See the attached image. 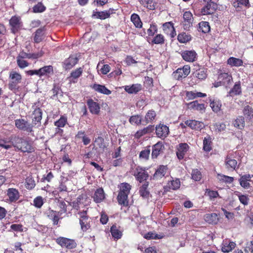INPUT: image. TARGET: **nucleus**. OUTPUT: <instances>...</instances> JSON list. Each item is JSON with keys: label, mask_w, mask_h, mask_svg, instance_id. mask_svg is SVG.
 I'll use <instances>...</instances> for the list:
<instances>
[{"label": "nucleus", "mask_w": 253, "mask_h": 253, "mask_svg": "<svg viewBox=\"0 0 253 253\" xmlns=\"http://www.w3.org/2000/svg\"><path fill=\"white\" fill-rule=\"evenodd\" d=\"M217 178L220 181L226 183H231L234 181V177L221 174H218Z\"/></svg>", "instance_id": "052dcab7"}, {"label": "nucleus", "mask_w": 253, "mask_h": 253, "mask_svg": "<svg viewBox=\"0 0 253 253\" xmlns=\"http://www.w3.org/2000/svg\"><path fill=\"white\" fill-rule=\"evenodd\" d=\"M168 170V166L164 165H160L153 175L154 179H160L165 177Z\"/></svg>", "instance_id": "b1692460"}, {"label": "nucleus", "mask_w": 253, "mask_h": 253, "mask_svg": "<svg viewBox=\"0 0 253 253\" xmlns=\"http://www.w3.org/2000/svg\"><path fill=\"white\" fill-rule=\"evenodd\" d=\"M88 208H86L85 210L79 211L77 212L81 229L84 232L90 229L92 224V218L88 214Z\"/></svg>", "instance_id": "7ed1b4c3"}, {"label": "nucleus", "mask_w": 253, "mask_h": 253, "mask_svg": "<svg viewBox=\"0 0 253 253\" xmlns=\"http://www.w3.org/2000/svg\"><path fill=\"white\" fill-rule=\"evenodd\" d=\"M56 242L62 248H65L68 250L75 249L77 245L75 240L63 237L57 238L56 239Z\"/></svg>", "instance_id": "6e6552de"}, {"label": "nucleus", "mask_w": 253, "mask_h": 253, "mask_svg": "<svg viewBox=\"0 0 253 253\" xmlns=\"http://www.w3.org/2000/svg\"><path fill=\"white\" fill-rule=\"evenodd\" d=\"M113 9H110L109 10L103 11H93L92 17L101 20H104L110 17L111 14L113 13Z\"/></svg>", "instance_id": "bb28decb"}, {"label": "nucleus", "mask_w": 253, "mask_h": 253, "mask_svg": "<svg viewBox=\"0 0 253 253\" xmlns=\"http://www.w3.org/2000/svg\"><path fill=\"white\" fill-rule=\"evenodd\" d=\"M224 165L228 170L233 171L238 168V162L232 153H228L224 159Z\"/></svg>", "instance_id": "9d476101"}, {"label": "nucleus", "mask_w": 253, "mask_h": 253, "mask_svg": "<svg viewBox=\"0 0 253 253\" xmlns=\"http://www.w3.org/2000/svg\"><path fill=\"white\" fill-rule=\"evenodd\" d=\"M187 106L190 109L197 110L202 113L204 112L206 110L205 105L203 103H199L198 100L188 103Z\"/></svg>", "instance_id": "c756f323"}, {"label": "nucleus", "mask_w": 253, "mask_h": 253, "mask_svg": "<svg viewBox=\"0 0 253 253\" xmlns=\"http://www.w3.org/2000/svg\"><path fill=\"white\" fill-rule=\"evenodd\" d=\"M7 196L8 197L9 201L11 203L16 202L20 197L18 190L13 188H10L7 189Z\"/></svg>", "instance_id": "393cba45"}, {"label": "nucleus", "mask_w": 253, "mask_h": 253, "mask_svg": "<svg viewBox=\"0 0 253 253\" xmlns=\"http://www.w3.org/2000/svg\"><path fill=\"white\" fill-rule=\"evenodd\" d=\"M156 117L157 114L156 112L154 110L151 109L148 110L146 113L144 121L146 124L153 123L155 121Z\"/></svg>", "instance_id": "58836bf2"}, {"label": "nucleus", "mask_w": 253, "mask_h": 253, "mask_svg": "<svg viewBox=\"0 0 253 253\" xmlns=\"http://www.w3.org/2000/svg\"><path fill=\"white\" fill-rule=\"evenodd\" d=\"M227 64L231 67H240L243 65V61L240 58L230 57L227 59Z\"/></svg>", "instance_id": "79ce46f5"}, {"label": "nucleus", "mask_w": 253, "mask_h": 253, "mask_svg": "<svg viewBox=\"0 0 253 253\" xmlns=\"http://www.w3.org/2000/svg\"><path fill=\"white\" fill-rule=\"evenodd\" d=\"M88 197L86 195L81 194L80 195L76 200L72 202V207L74 210L80 211L81 206H87L86 201Z\"/></svg>", "instance_id": "2eb2a0df"}, {"label": "nucleus", "mask_w": 253, "mask_h": 253, "mask_svg": "<svg viewBox=\"0 0 253 253\" xmlns=\"http://www.w3.org/2000/svg\"><path fill=\"white\" fill-rule=\"evenodd\" d=\"M46 9V6L42 2H38L32 7V12L35 13H42L45 11Z\"/></svg>", "instance_id": "5fc2aeb1"}, {"label": "nucleus", "mask_w": 253, "mask_h": 253, "mask_svg": "<svg viewBox=\"0 0 253 253\" xmlns=\"http://www.w3.org/2000/svg\"><path fill=\"white\" fill-rule=\"evenodd\" d=\"M133 175L135 179L139 183L147 182L149 177V174L144 168L137 166L133 171Z\"/></svg>", "instance_id": "0eeeda50"}, {"label": "nucleus", "mask_w": 253, "mask_h": 253, "mask_svg": "<svg viewBox=\"0 0 253 253\" xmlns=\"http://www.w3.org/2000/svg\"><path fill=\"white\" fill-rule=\"evenodd\" d=\"M130 20L136 28H141L143 23L139 16L136 13H133L130 17Z\"/></svg>", "instance_id": "49530a36"}, {"label": "nucleus", "mask_w": 253, "mask_h": 253, "mask_svg": "<svg viewBox=\"0 0 253 253\" xmlns=\"http://www.w3.org/2000/svg\"><path fill=\"white\" fill-rule=\"evenodd\" d=\"M218 80H220L224 85H228L231 84L233 78L230 74L221 72V70H219L218 72Z\"/></svg>", "instance_id": "f3484780"}, {"label": "nucleus", "mask_w": 253, "mask_h": 253, "mask_svg": "<svg viewBox=\"0 0 253 253\" xmlns=\"http://www.w3.org/2000/svg\"><path fill=\"white\" fill-rule=\"evenodd\" d=\"M217 8V5L215 2H209L201 9L199 14L200 15H211L212 18L217 19L218 17L215 14Z\"/></svg>", "instance_id": "39448f33"}, {"label": "nucleus", "mask_w": 253, "mask_h": 253, "mask_svg": "<svg viewBox=\"0 0 253 253\" xmlns=\"http://www.w3.org/2000/svg\"><path fill=\"white\" fill-rule=\"evenodd\" d=\"M233 124L235 127L239 129H242L245 126V118L242 116H238L234 121Z\"/></svg>", "instance_id": "864d4df0"}, {"label": "nucleus", "mask_w": 253, "mask_h": 253, "mask_svg": "<svg viewBox=\"0 0 253 253\" xmlns=\"http://www.w3.org/2000/svg\"><path fill=\"white\" fill-rule=\"evenodd\" d=\"M86 103L91 114L95 115L99 114L100 107L97 102L94 101L92 99H89L87 100Z\"/></svg>", "instance_id": "a878e982"}, {"label": "nucleus", "mask_w": 253, "mask_h": 253, "mask_svg": "<svg viewBox=\"0 0 253 253\" xmlns=\"http://www.w3.org/2000/svg\"><path fill=\"white\" fill-rule=\"evenodd\" d=\"M150 151L151 146L149 145L146 147L144 150L140 152L139 158L141 160H148L149 158Z\"/></svg>", "instance_id": "603ef678"}, {"label": "nucleus", "mask_w": 253, "mask_h": 253, "mask_svg": "<svg viewBox=\"0 0 253 253\" xmlns=\"http://www.w3.org/2000/svg\"><path fill=\"white\" fill-rule=\"evenodd\" d=\"M93 201L97 204L102 202L105 199V193L102 187L97 188L92 196Z\"/></svg>", "instance_id": "5701e85b"}, {"label": "nucleus", "mask_w": 253, "mask_h": 253, "mask_svg": "<svg viewBox=\"0 0 253 253\" xmlns=\"http://www.w3.org/2000/svg\"><path fill=\"white\" fill-rule=\"evenodd\" d=\"M44 27L38 29L35 32L34 37V42L38 43L41 42L44 38Z\"/></svg>", "instance_id": "a19ab883"}, {"label": "nucleus", "mask_w": 253, "mask_h": 253, "mask_svg": "<svg viewBox=\"0 0 253 253\" xmlns=\"http://www.w3.org/2000/svg\"><path fill=\"white\" fill-rule=\"evenodd\" d=\"M243 114L247 122H251L253 120V108L249 106H245L243 109Z\"/></svg>", "instance_id": "7c9ffc66"}, {"label": "nucleus", "mask_w": 253, "mask_h": 253, "mask_svg": "<svg viewBox=\"0 0 253 253\" xmlns=\"http://www.w3.org/2000/svg\"><path fill=\"white\" fill-rule=\"evenodd\" d=\"M149 184V182H145L142 185L139 187V194L143 199H147L149 197L150 192L148 189Z\"/></svg>", "instance_id": "e433bc0d"}, {"label": "nucleus", "mask_w": 253, "mask_h": 253, "mask_svg": "<svg viewBox=\"0 0 253 253\" xmlns=\"http://www.w3.org/2000/svg\"><path fill=\"white\" fill-rule=\"evenodd\" d=\"M194 76L199 80H204L208 76L207 69L200 68L197 70L194 73Z\"/></svg>", "instance_id": "37998d69"}, {"label": "nucleus", "mask_w": 253, "mask_h": 253, "mask_svg": "<svg viewBox=\"0 0 253 253\" xmlns=\"http://www.w3.org/2000/svg\"><path fill=\"white\" fill-rule=\"evenodd\" d=\"M163 30L165 33L169 34V32L174 28V24L172 22H167L162 25Z\"/></svg>", "instance_id": "774afa93"}, {"label": "nucleus", "mask_w": 253, "mask_h": 253, "mask_svg": "<svg viewBox=\"0 0 253 253\" xmlns=\"http://www.w3.org/2000/svg\"><path fill=\"white\" fill-rule=\"evenodd\" d=\"M10 141L14 148L23 153H31L35 151L33 143L24 137L14 135L11 137Z\"/></svg>", "instance_id": "f257e3e1"}, {"label": "nucleus", "mask_w": 253, "mask_h": 253, "mask_svg": "<svg viewBox=\"0 0 253 253\" xmlns=\"http://www.w3.org/2000/svg\"><path fill=\"white\" fill-rule=\"evenodd\" d=\"M42 109L39 107H36L34 109L33 112V122L35 125L41 124L42 119Z\"/></svg>", "instance_id": "c9c22d12"}, {"label": "nucleus", "mask_w": 253, "mask_h": 253, "mask_svg": "<svg viewBox=\"0 0 253 253\" xmlns=\"http://www.w3.org/2000/svg\"><path fill=\"white\" fill-rule=\"evenodd\" d=\"M153 38L151 41L152 44H164L165 42L166 39L164 36L161 34H157L155 36H153Z\"/></svg>", "instance_id": "de8ad7c7"}, {"label": "nucleus", "mask_w": 253, "mask_h": 253, "mask_svg": "<svg viewBox=\"0 0 253 253\" xmlns=\"http://www.w3.org/2000/svg\"><path fill=\"white\" fill-rule=\"evenodd\" d=\"M78 59L74 56H70L69 58L65 59L63 63V68L66 70H69L72 68L76 64H77Z\"/></svg>", "instance_id": "cd10ccee"}, {"label": "nucleus", "mask_w": 253, "mask_h": 253, "mask_svg": "<svg viewBox=\"0 0 253 253\" xmlns=\"http://www.w3.org/2000/svg\"><path fill=\"white\" fill-rule=\"evenodd\" d=\"M90 87L95 91L106 95H109L111 93V91L108 89L105 85L94 84L90 85Z\"/></svg>", "instance_id": "f704fd0d"}, {"label": "nucleus", "mask_w": 253, "mask_h": 253, "mask_svg": "<svg viewBox=\"0 0 253 253\" xmlns=\"http://www.w3.org/2000/svg\"><path fill=\"white\" fill-rule=\"evenodd\" d=\"M105 148V145L104 143V138L101 136H98L94 140L93 148L96 150L98 148H99L103 151Z\"/></svg>", "instance_id": "09e8293b"}, {"label": "nucleus", "mask_w": 253, "mask_h": 253, "mask_svg": "<svg viewBox=\"0 0 253 253\" xmlns=\"http://www.w3.org/2000/svg\"><path fill=\"white\" fill-rule=\"evenodd\" d=\"M253 175L248 174L241 176L239 179L240 185L244 189H249L251 187L250 182Z\"/></svg>", "instance_id": "c85d7f7f"}, {"label": "nucleus", "mask_w": 253, "mask_h": 253, "mask_svg": "<svg viewBox=\"0 0 253 253\" xmlns=\"http://www.w3.org/2000/svg\"><path fill=\"white\" fill-rule=\"evenodd\" d=\"M36 186V181L34 177L31 175H29L25 179V188L29 190H32Z\"/></svg>", "instance_id": "8fccbe9b"}, {"label": "nucleus", "mask_w": 253, "mask_h": 253, "mask_svg": "<svg viewBox=\"0 0 253 253\" xmlns=\"http://www.w3.org/2000/svg\"><path fill=\"white\" fill-rule=\"evenodd\" d=\"M155 129L157 136L162 139H165L169 133V127L161 123L156 125Z\"/></svg>", "instance_id": "f8f14e48"}, {"label": "nucleus", "mask_w": 253, "mask_h": 253, "mask_svg": "<svg viewBox=\"0 0 253 253\" xmlns=\"http://www.w3.org/2000/svg\"><path fill=\"white\" fill-rule=\"evenodd\" d=\"M177 40L180 43H186L191 40V36L188 34L182 32L178 35Z\"/></svg>", "instance_id": "3c124183"}, {"label": "nucleus", "mask_w": 253, "mask_h": 253, "mask_svg": "<svg viewBox=\"0 0 253 253\" xmlns=\"http://www.w3.org/2000/svg\"><path fill=\"white\" fill-rule=\"evenodd\" d=\"M129 122L132 125H140L142 122L141 116L138 115H133L130 117Z\"/></svg>", "instance_id": "13d9d810"}, {"label": "nucleus", "mask_w": 253, "mask_h": 253, "mask_svg": "<svg viewBox=\"0 0 253 253\" xmlns=\"http://www.w3.org/2000/svg\"><path fill=\"white\" fill-rule=\"evenodd\" d=\"M186 97L188 100H193L197 98H202L207 96V94L195 91H186L185 92Z\"/></svg>", "instance_id": "72a5a7b5"}, {"label": "nucleus", "mask_w": 253, "mask_h": 253, "mask_svg": "<svg viewBox=\"0 0 253 253\" xmlns=\"http://www.w3.org/2000/svg\"><path fill=\"white\" fill-rule=\"evenodd\" d=\"M120 227H118L116 224L113 225L110 229V232L113 238L115 240H118L122 236V232L119 229Z\"/></svg>", "instance_id": "c03bdc74"}, {"label": "nucleus", "mask_w": 253, "mask_h": 253, "mask_svg": "<svg viewBox=\"0 0 253 253\" xmlns=\"http://www.w3.org/2000/svg\"><path fill=\"white\" fill-rule=\"evenodd\" d=\"M236 195L238 196L239 201L241 204L245 206L248 205L250 201L248 195H243L239 192H238V194H236Z\"/></svg>", "instance_id": "e2e57ef3"}, {"label": "nucleus", "mask_w": 253, "mask_h": 253, "mask_svg": "<svg viewBox=\"0 0 253 253\" xmlns=\"http://www.w3.org/2000/svg\"><path fill=\"white\" fill-rule=\"evenodd\" d=\"M211 149V138L209 135H208L203 140V150L207 152H209Z\"/></svg>", "instance_id": "a18cd8bd"}, {"label": "nucleus", "mask_w": 253, "mask_h": 253, "mask_svg": "<svg viewBox=\"0 0 253 253\" xmlns=\"http://www.w3.org/2000/svg\"><path fill=\"white\" fill-rule=\"evenodd\" d=\"M155 127L154 125H149L142 129L137 130L134 135L135 138L140 139L142 136L149 134L154 131Z\"/></svg>", "instance_id": "aec40b11"}, {"label": "nucleus", "mask_w": 253, "mask_h": 253, "mask_svg": "<svg viewBox=\"0 0 253 253\" xmlns=\"http://www.w3.org/2000/svg\"><path fill=\"white\" fill-rule=\"evenodd\" d=\"M83 72V68L82 67H79L71 72L70 78L77 79L82 75Z\"/></svg>", "instance_id": "680f3d73"}, {"label": "nucleus", "mask_w": 253, "mask_h": 253, "mask_svg": "<svg viewBox=\"0 0 253 253\" xmlns=\"http://www.w3.org/2000/svg\"><path fill=\"white\" fill-rule=\"evenodd\" d=\"M165 148L164 145L162 142L159 141L152 146V159H157L159 155L163 152Z\"/></svg>", "instance_id": "6ab92c4d"}, {"label": "nucleus", "mask_w": 253, "mask_h": 253, "mask_svg": "<svg viewBox=\"0 0 253 253\" xmlns=\"http://www.w3.org/2000/svg\"><path fill=\"white\" fill-rule=\"evenodd\" d=\"M192 178L196 181H199L201 180L202 177V174L201 172L197 169H193L191 173Z\"/></svg>", "instance_id": "69168bd1"}, {"label": "nucleus", "mask_w": 253, "mask_h": 253, "mask_svg": "<svg viewBox=\"0 0 253 253\" xmlns=\"http://www.w3.org/2000/svg\"><path fill=\"white\" fill-rule=\"evenodd\" d=\"M204 219L210 224H216L219 220L217 214L215 213H207L204 216Z\"/></svg>", "instance_id": "ea45409f"}, {"label": "nucleus", "mask_w": 253, "mask_h": 253, "mask_svg": "<svg viewBox=\"0 0 253 253\" xmlns=\"http://www.w3.org/2000/svg\"><path fill=\"white\" fill-rule=\"evenodd\" d=\"M158 29L155 23L150 24V28L147 30V34L149 37H153L158 32Z\"/></svg>", "instance_id": "338daca9"}, {"label": "nucleus", "mask_w": 253, "mask_h": 253, "mask_svg": "<svg viewBox=\"0 0 253 253\" xmlns=\"http://www.w3.org/2000/svg\"><path fill=\"white\" fill-rule=\"evenodd\" d=\"M189 149V145L186 143H181L177 147L176 156L179 160H182L184 158L186 153Z\"/></svg>", "instance_id": "a211bd4d"}, {"label": "nucleus", "mask_w": 253, "mask_h": 253, "mask_svg": "<svg viewBox=\"0 0 253 253\" xmlns=\"http://www.w3.org/2000/svg\"><path fill=\"white\" fill-rule=\"evenodd\" d=\"M67 178L62 177L59 181L58 186L52 191L54 197H59L60 193L68 192V188L66 184Z\"/></svg>", "instance_id": "ddd939ff"}, {"label": "nucleus", "mask_w": 253, "mask_h": 253, "mask_svg": "<svg viewBox=\"0 0 253 253\" xmlns=\"http://www.w3.org/2000/svg\"><path fill=\"white\" fill-rule=\"evenodd\" d=\"M233 6L238 8H249L251 7L249 0H235L233 3Z\"/></svg>", "instance_id": "4c0bfd02"}, {"label": "nucleus", "mask_w": 253, "mask_h": 253, "mask_svg": "<svg viewBox=\"0 0 253 253\" xmlns=\"http://www.w3.org/2000/svg\"><path fill=\"white\" fill-rule=\"evenodd\" d=\"M185 124L192 129L201 130L204 127L202 122L195 120H188L185 122Z\"/></svg>", "instance_id": "412c9836"}, {"label": "nucleus", "mask_w": 253, "mask_h": 253, "mask_svg": "<svg viewBox=\"0 0 253 253\" xmlns=\"http://www.w3.org/2000/svg\"><path fill=\"white\" fill-rule=\"evenodd\" d=\"M15 125L19 130L25 131L29 133L33 132V125L24 119L15 120Z\"/></svg>", "instance_id": "1a4fd4ad"}, {"label": "nucleus", "mask_w": 253, "mask_h": 253, "mask_svg": "<svg viewBox=\"0 0 253 253\" xmlns=\"http://www.w3.org/2000/svg\"><path fill=\"white\" fill-rule=\"evenodd\" d=\"M182 25L184 30H188L193 25L194 18L190 11H185L183 13Z\"/></svg>", "instance_id": "4468645a"}, {"label": "nucleus", "mask_w": 253, "mask_h": 253, "mask_svg": "<svg viewBox=\"0 0 253 253\" xmlns=\"http://www.w3.org/2000/svg\"><path fill=\"white\" fill-rule=\"evenodd\" d=\"M209 100L210 106L211 107L212 111L216 114L220 112L222 107L221 100L217 98H212L211 97H209Z\"/></svg>", "instance_id": "4be33fe9"}, {"label": "nucleus", "mask_w": 253, "mask_h": 253, "mask_svg": "<svg viewBox=\"0 0 253 253\" xmlns=\"http://www.w3.org/2000/svg\"><path fill=\"white\" fill-rule=\"evenodd\" d=\"M142 85L140 84H133L131 85H125V90L129 94H136L141 90Z\"/></svg>", "instance_id": "473e14b6"}, {"label": "nucleus", "mask_w": 253, "mask_h": 253, "mask_svg": "<svg viewBox=\"0 0 253 253\" xmlns=\"http://www.w3.org/2000/svg\"><path fill=\"white\" fill-rule=\"evenodd\" d=\"M119 188L117 201L118 204L124 207H127L129 204L128 196L131 189V186L128 183H121L118 185Z\"/></svg>", "instance_id": "f03ea898"}, {"label": "nucleus", "mask_w": 253, "mask_h": 253, "mask_svg": "<svg viewBox=\"0 0 253 253\" xmlns=\"http://www.w3.org/2000/svg\"><path fill=\"white\" fill-rule=\"evenodd\" d=\"M180 54L182 59L188 62H193L197 58V54L194 50L181 51Z\"/></svg>", "instance_id": "dca6fc26"}, {"label": "nucleus", "mask_w": 253, "mask_h": 253, "mask_svg": "<svg viewBox=\"0 0 253 253\" xmlns=\"http://www.w3.org/2000/svg\"><path fill=\"white\" fill-rule=\"evenodd\" d=\"M67 118L65 116H61L59 120L55 121L54 125L56 127H63L67 124Z\"/></svg>", "instance_id": "bf43d9fd"}, {"label": "nucleus", "mask_w": 253, "mask_h": 253, "mask_svg": "<svg viewBox=\"0 0 253 253\" xmlns=\"http://www.w3.org/2000/svg\"><path fill=\"white\" fill-rule=\"evenodd\" d=\"M209 23L206 21H202L199 23V31L204 33H208L210 31Z\"/></svg>", "instance_id": "4d7b16f0"}, {"label": "nucleus", "mask_w": 253, "mask_h": 253, "mask_svg": "<svg viewBox=\"0 0 253 253\" xmlns=\"http://www.w3.org/2000/svg\"><path fill=\"white\" fill-rule=\"evenodd\" d=\"M9 79L8 88L14 92L18 91V84L21 83L22 79L21 75L16 71H12L9 73Z\"/></svg>", "instance_id": "20e7f679"}, {"label": "nucleus", "mask_w": 253, "mask_h": 253, "mask_svg": "<svg viewBox=\"0 0 253 253\" xmlns=\"http://www.w3.org/2000/svg\"><path fill=\"white\" fill-rule=\"evenodd\" d=\"M242 93V88L240 82H236L233 87L229 90L227 95V96L233 97L239 95Z\"/></svg>", "instance_id": "2f4dec72"}, {"label": "nucleus", "mask_w": 253, "mask_h": 253, "mask_svg": "<svg viewBox=\"0 0 253 253\" xmlns=\"http://www.w3.org/2000/svg\"><path fill=\"white\" fill-rule=\"evenodd\" d=\"M235 245L236 244L233 242H230L228 244L225 243L222 247V251L224 253H229L234 249Z\"/></svg>", "instance_id": "0e129e2a"}, {"label": "nucleus", "mask_w": 253, "mask_h": 253, "mask_svg": "<svg viewBox=\"0 0 253 253\" xmlns=\"http://www.w3.org/2000/svg\"><path fill=\"white\" fill-rule=\"evenodd\" d=\"M190 73V67L189 65H184L182 68H179L173 72L172 76L173 78L179 80L186 78Z\"/></svg>", "instance_id": "9b49d317"}, {"label": "nucleus", "mask_w": 253, "mask_h": 253, "mask_svg": "<svg viewBox=\"0 0 253 253\" xmlns=\"http://www.w3.org/2000/svg\"><path fill=\"white\" fill-rule=\"evenodd\" d=\"M40 72V77L48 75L53 73V67L51 65L45 66L39 69Z\"/></svg>", "instance_id": "6e6d98bb"}, {"label": "nucleus", "mask_w": 253, "mask_h": 253, "mask_svg": "<svg viewBox=\"0 0 253 253\" xmlns=\"http://www.w3.org/2000/svg\"><path fill=\"white\" fill-rule=\"evenodd\" d=\"M10 31L15 34L22 28L23 22L20 16L17 15L12 16L9 21Z\"/></svg>", "instance_id": "423d86ee"}]
</instances>
